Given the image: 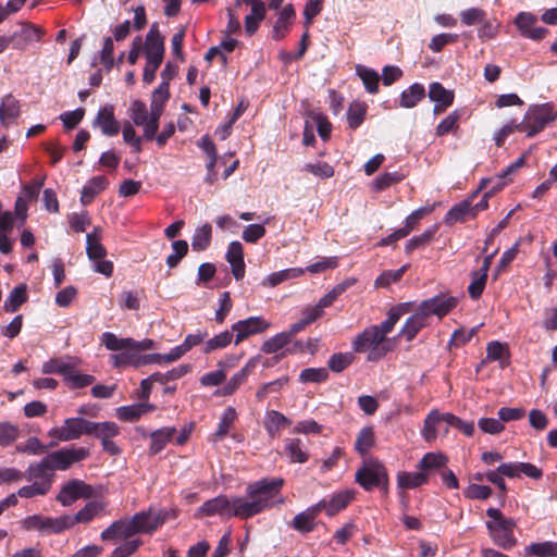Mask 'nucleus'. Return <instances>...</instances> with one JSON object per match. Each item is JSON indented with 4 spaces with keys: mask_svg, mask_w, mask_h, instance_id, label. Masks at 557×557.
I'll return each instance as SVG.
<instances>
[{
    "mask_svg": "<svg viewBox=\"0 0 557 557\" xmlns=\"http://www.w3.org/2000/svg\"><path fill=\"white\" fill-rule=\"evenodd\" d=\"M284 480L281 478L262 479L248 484L246 497L234 496L228 498L219 495L202 504L197 509L196 517H212L219 515L226 518L247 520L260 512L284 503L280 496Z\"/></svg>",
    "mask_w": 557,
    "mask_h": 557,
    "instance_id": "nucleus-1",
    "label": "nucleus"
},
{
    "mask_svg": "<svg viewBox=\"0 0 557 557\" xmlns=\"http://www.w3.org/2000/svg\"><path fill=\"white\" fill-rule=\"evenodd\" d=\"M458 304V299L447 295H436L432 298L423 300L413 314H411L398 336L405 337L407 342H411L417 334L428 325L429 319L436 315L442 319L449 313Z\"/></svg>",
    "mask_w": 557,
    "mask_h": 557,
    "instance_id": "nucleus-2",
    "label": "nucleus"
},
{
    "mask_svg": "<svg viewBox=\"0 0 557 557\" xmlns=\"http://www.w3.org/2000/svg\"><path fill=\"white\" fill-rule=\"evenodd\" d=\"M393 330L392 320H384L380 325H371L356 336L352 348L356 352H368V361H379L393 349L392 339L387 338V334Z\"/></svg>",
    "mask_w": 557,
    "mask_h": 557,
    "instance_id": "nucleus-3",
    "label": "nucleus"
},
{
    "mask_svg": "<svg viewBox=\"0 0 557 557\" xmlns=\"http://www.w3.org/2000/svg\"><path fill=\"white\" fill-rule=\"evenodd\" d=\"M486 515L491 520L486 521L485 525L494 544L503 549H510L516 546L517 539L513 533L517 525L516 521L506 518L497 508H488Z\"/></svg>",
    "mask_w": 557,
    "mask_h": 557,
    "instance_id": "nucleus-4",
    "label": "nucleus"
},
{
    "mask_svg": "<svg viewBox=\"0 0 557 557\" xmlns=\"http://www.w3.org/2000/svg\"><path fill=\"white\" fill-rule=\"evenodd\" d=\"M164 42L157 24H153L146 36L147 64L144 69L143 79L150 84L156 77V72L163 60Z\"/></svg>",
    "mask_w": 557,
    "mask_h": 557,
    "instance_id": "nucleus-5",
    "label": "nucleus"
},
{
    "mask_svg": "<svg viewBox=\"0 0 557 557\" xmlns=\"http://www.w3.org/2000/svg\"><path fill=\"white\" fill-rule=\"evenodd\" d=\"M355 481L366 491L382 487L385 492L388 485V475L384 465L377 459H366L356 471Z\"/></svg>",
    "mask_w": 557,
    "mask_h": 557,
    "instance_id": "nucleus-6",
    "label": "nucleus"
},
{
    "mask_svg": "<svg viewBox=\"0 0 557 557\" xmlns=\"http://www.w3.org/2000/svg\"><path fill=\"white\" fill-rule=\"evenodd\" d=\"M554 120L555 116H553V106L550 103L530 107L523 121L519 123V132H525L528 137H533Z\"/></svg>",
    "mask_w": 557,
    "mask_h": 557,
    "instance_id": "nucleus-7",
    "label": "nucleus"
},
{
    "mask_svg": "<svg viewBox=\"0 0 557 557\" xmlns=\"http://www.w3.org/2000/svg\"><path fill=\"white\" fill-rule=\"evenodd\" d=\"M128 116L136 126L144 127V137L152 140L159 128V120L161 115H157L153 121V109L148 112L147 106L141 100H134L128 108Z\"/></svg>",
    "mask_w": 557,
    "mask_h": 557,
    "instance_id": "nucleus-8",
    "label": "nucleus"
},
{
    "mask_svg": "<svg viewBox=\"0 0 557 557\" xmlns=\"http://www.w3.org/2000/svg\"><path fill=\"white\" fill-rule=\"evenodd\" d=\"M89 420L84 418H67L61 426L48 431V436L57 442H69L89 434Z\"/></svg>",
    "mask_w": 557,
    "mask_h": 557,
    "instance_id": "nucleus-9",
    "label": "nucleus"
},
{
    "mask_svg": "<svg viewBox=\"0 0 557 557\" xmlns=\"http://www.w3.org/2000/svg\"><path fill=\"white\" fill-rule=\"evenodd\" d=\"M23 527L26 530H36L41 534L61 533L69 530L66 515L57 518L33 515L24 520Z\"/></svg>",
    "mask_w": 557,
    "mask_h": 557,
    "instance_id": "nucleus-10",
    "label": "nucleus"
},
{
    "mask_svg": "<svg viewBox=\"0 0 557 557\" xmlns=\"http://www.w3.org/2000/svg\"><path fill=\"white\" fill-rule=\"evenodd\" d=\"M94 495V487L82 480L72 479L66 482L59 494L57 500L63 506H71L77 499H88Z\"/></svg>",
    "mask_w": 557,
    "mask_h": 557,
    "instance_id": "nucleus-11",
    "label": "nucleus"
},
{
    "mask_svg": "<svg viewBox=\"0 0 557 557\" xmlns=\"http://www.w3.org/2000/svg\"><path fill=\"white\" fill-rule=\"evenodd\" d=\"M88 456L89 450L85 447L64 448L47 455L53 470H66L73 463L82 461Z\"/></svg>",
    "mask_w": 557,
    "mask_h": 557,
    "instance_id": "nucleus-12",
    "label": "nucleus"
},
{
    "mask_svg": "<svg viewBox=\"0 0 557 557\" xmlns=\"http://www.w3.org/2000/svg\"><path fill=\"white\" fill-rule=\"evenodd\" d=\"M271 326L270 322L262 317H250L245 320L237 321L232 325V332H235V345L251 335L260 334Z\"/></svg>",
    "mask_w": 557,
    "mask_h": 557,
    "instance_id": "nucleus-13",
    "label": "nucleus"
},
{
    "mask_svg": "<svg viewBox=\"0 0 557 557\" xmlns=\"http://www.w3.org/2000/svg\"><path fill=\"white\" fill-rule=\"evenodd\" d=\"M166 513L162 510H144L135 513L132 519L138 533H152L164 523Z\"/></svg>",
    "mask_w": 557,
    "mask_h": 557,
    "instance_id": "nucleus-14",
    "label": "nucleus"
},
{
    "mask_svg": "<svg viewBox=\"0 0 557 557\" xmlns=\"http://www.w3.org/2000/svg\"><path fill=\"white\" fill-rule=\"evenodd\" d=\"M428 96L434 102L433 113L436 115L445 112L455 99L454 90L446 89L437 82L430 84Z\"/></svg>",
    "mask_w": 557,
    "mask_h": 557,
    "instance_id": "nucleus-15",
    "label": "nucleus"
},
{
    "mask_svg": "<svg viewBox=\"0 0 557 557\" xmlns=\"http://www.w3.org/2000/svg\"><path fill=\"white\" fill-rule=\"evenodd\" d=\"M135 534H138L134 521L129 519H120L111 523L104 529L100 537L102 541H113L117 539H131Z\"/></svg>",
    "mask_w": 557,
    "mask_h": 557,
    "instance_id": "nucleus-16",
    "label": "nucleus"
},
{
    "mask_svg": "<svg viewBox=\"0 0 557 557\" xmlns=\"http://www.w3.org/2000/svg\"><path fill=\"white\" fill-rule=\"evenodd\" d=\"M106 509V504L100 500L88 502L81 510L74 516L66 515L69 529L73 528L77 523H89L96 517L100 516Z\"/></svg>",
    "mask_w": 557,
    "mask_h": 557,
    "instance_id": "nucleus-17",
    "label": "nucleus"
},
{
    "mask_svg": "<svg viewBox=\"0 0 557 557\" xmlns=\"http://www.w3.org/2000/svg\"><path fill=\"white\" fill-rule=\"evenodd\" d=\"M536 21L537 18L535 15L528 12H521L516 17L515 23L524 37L540 40L545 36L547 29L544 27H533Z\"/></svg>",
    "mask_w": 557,
    "mask_h": 557,
    "instance_id": "nucleus-18",
    "label": "nucleus"
},
{
    "mask_svg": "<svg viewBox=\"0 0 557 557\" xmlns=\"http://www.w3.org/2000/svg\"><path fill=\"white\" fill-rule=\"evenodd\" d=\"M257 362V358H250L247 363L228 380L223 388L220 392H216V394L223 396L233 395L237 388L247 381L250 373L255 370Z\"/></svg>",
    "mask_w": 557,
    "mask_h": 557,
    "instance_id": "nucleus-19",
    "label": "nucleus"
},
{
    "mask_svg": "<svg viewBox=\"0 0 557 557\" xmlns=\"http://www.w3.org/2000/svg\"><path fill=\"white\" fill-rule=\"evenodd\" d=\"M225 258L231 264L234 277L242 280L245 275L243 245L237 240L230 243Z\"/></svg>",
    "mask_w": 557,
    "mask_h": 557,
    "instance_id": "nucleus-20",
    "label": "nucleus"
},
{
    "mask_svg": "<svg viewBox=\"0 0 557 557\" xmlns=\"http://www.w3.org/2000/svg\"><path fill=\"white\" fill-rule=\"evenodd\" d=\"M444 417L445 413H442L436 409L431 410L425 417L421 435L428 443L436 440L441 431V424L445 423Z\"/></svg>",
    "mask_w": 557,
    "mask_h": 557,
    "instance_id": "nucleus-21",
    "label": "nucleus"
},
{
    "mask_svg": "<svg viewBox=\"0 0 557 557\" xmlns=\"http://www.w3.org/2000/svg\"><path fill=\"white\" fill-rule=\"evenodd\" d=\"M94 124L99 126L102 134L107 136H114L120 132V124L114 117L113 107L111 106L99 110Z\"/></svg>",
    "mask_w": 557,
    "mask_h": 557,
    "instance_id": "nucleus-22",
    "label": "nucleus"
},
{
    "mask_svg": "<svg viewBox=\"0 0 557 557\" xmlns=\"http://www.w3.org/2000/svg\"><path fill=\"white\" fill-rule=\"evenodd\" d=\"M295 15L296 13L293 4H286L281 10L272 30V38L274 40H281L287 35L289 25L295 18Z\"/></svg>",
    "mask_w": 557,
    "mask_h": 557,
    "instance_id": "nucleus-23",
    "label": "nucleus"
},
{
    "mask_svg": "<svg viewBox=\"0 0 557 557\" xmlns=\"http://www.w3.org/2000/svg\"><path fill=\"white\" fill-rule=\"evenodd\" d=\"M53 471L54 470L46 456L38 463L29 466L27 470V479L30 481L49 482L51 486L54 478Z\"/></svg>",
    "mask_w": 557,
    "mask_h": 557,
    "instance_id": "nucleus-24",
    "label": "nucleus"
},
{
    "mask_svg": "<svg viewBox=\"0 0 557 557\" xmlns=\"http://www.w3.org/2000/svg\"><path fill=\"white\" fill-rule=\"evenodd\" d=\"M289 424L290 420L280 411L270 410L265 413L264 428L272 438L278 437L281 430Z\"/></svg>",
    "mask_w": 557,
    "mask_h": 557,
    "instance_id": "nucleus-25",
    "label": "nucleus"
},
{
    "mask_svg": "<svg viewBox=\"0 0 557 557\" xmlns=\"http://www.w3.org/2000/svg\"><path fill=\"white\" fill-rule=\"evenodd\" d=\"M109 185V181L106 176L98 175L90 178L87 184L83 187L81 194V201L83 205H89L94 198L104 190Z\"/></svg>",
    "mask_w": 557,
    "mask_h": 557,
    "instance_id": "nucleus-26",
    "label": "nucleus"
},
{
    "mask_svg": "<svg viewBox=\"0 0 557 557\" xmlns=\"http://www.w3.org/2000/svg\"><path fill=\"white\" fill-rule=\"evenodd\" d=\"M154 410V406L146 403L123 406L116 409V416L122 421L135 422L143 414Z\"/></svg>",
    "mask_w": 557,
    "mask_h": 557,
    "instance_id": "nucleus-27",
    "label": "nucleus"
},
{
    "mask_svg": "<svg viewBox=\"0 0 557 557\" xmlns=\"http://www.w3.org/2000/svg\"><path fill=\"white\" fill-rule=\"evenodd\" d=\"M112 363L114 367H125V366H134V367H140L143 364L150 363V358L148 356H138L134 350L132 349H123L122 352L117 355L111 356Z\"/></svg>",
    "mask_w": 557,
    "mask_h": 557,
    "instance_id": "nucleus-28",
    "label": "nucleus"
},
{
    "mask_svg": "<svg viewBox=\"0 0 557 557\" xmlns=\"http://www.w3.org/2000/svg\"><path fill=\"white\" fill-rule=\"evenodd\" d=\"M176 434L175 428H161L150 434L149 455H157Z\"/></svg>",
    "mask_w": 557,
    "mask_h": 557,
    "instance_id": "nucleus-29",
    "label": "nucleus"
},
{
    "mask_svg": "<svg viewBox=\"0 0 557 557\" xmlns=\"http://www.w3.org/2000/svg\"><path fill=\"white\" fill-rule=\"evenodd\" d=\"M20 102L11 94L5 95L0 104L1 123L8 125L20 115Z\"/></svg>",
    "mask_w": 557,
    "mask_h": 557,
    "instance_id": "nucleus-30",
    "label": "nucleus"
},
{
    "mask_svg": "<svg viewBox=\"0 0 557 557\" xmlns=\"http://www.w3.org/2000/svg\"><path fill=\"white\" fill-rule=\"evenodd\" d=\"M101 234L99 228H95L86 236V252L89 259L98 260L107 256V250L100 243Z\"/></svg>",
    "mask_w": 557,
    "mask_h": 557,
    "instance_id": "nucleus-31",
    "label": "nucleus"
},
{
    "mask_svg": "<svg viewBox=\"0 0 557 557\" xmlns=\"http://www.w3.org/2000/svg\"><path fill=\"white\" fill-rule=\"evenodd\" d=\"M265 17V4L263 2L253 3L250 14L245 16V32L252 36L259 28V24Z\"/></svg>",
    "mask_w": 557,
    "mask_h": 557,
    "instance_id": "nucleus-32",
    "label": "nucleus"
},
{
    "mask_svg": "<svg viewBox=\"0 0 557 557\" xmlns=\"http://www.w3.org/2000/svg\"><path fill=\"white\" fill-rule=\"evenodd\" d=\"M89 434L95 435L97 438H100L101 442L113 438L120 432L116 423L111 421L106 422H92L89 421Z\"/></svg>",
    "mask_w": 557,
    "mask_h": 557,
    "instance_id": "nucleus-33",
    "label": "nucleus"
},
{
    "mask_svg": "<svg viewBox=\"0 0 557 557\" xmlns=\"http://www.w3.org/2000/svg\"><path fill=\"white\" fill-rule=\"evenodd\" d=\"M169 98L170 85L166 82H161V84L153 90L151 96L150 108L153 109V121L156 120L157 115L162 114L164 103Z\"/></svg>",
    "mask_w": 557,
    "mask_h": 557,
    "instance_id": "nucleus-34",
    "label": "nucleus"
},
{
    "mask_svg": "<svg viewBox=\"0 0 557 557\" xmlns=\"http://www.w3.org/2000/svg\"><path fill=\"white\" fill-rule=\"evenodd\" d=\"M424 96L425 89L423 85L414 83L401 92L399 106L408 109L413 108L424 98Z\"/></svg>",
    "mask_w": 557,
    "mask_h": 557,
    "instance_id": "nucleus-35",
    "label": "nucleus"
},
{
    "mask_svg": "<svg viewBox=\"0 0 557 557\" xmlns=\"http://www.w3.org/2000/svg\"><path fill=\"white\" fill-rule=\"evenodd\" d=\"M368 106L363 101H354L347 110V122L350 128H358L364 121Z\"/></svg>",
    "mask_w": 557,
    "mask_h": 557,
    "instance_id": "nucleus-36",
    "label": "nucleus"
},
{
    "mask_svg": "<svg viewBox=\"0 0 557 557\" xmlns=\"http://www.w3.org/2000/svg\"><path fill=\"white\" fill-rule=\"evenodd\" d=\"M474 197H470L467 200H463L459 202L458 205L454 206L446 214L445 222L447 224H454L456 222H462L466 216L470 213H473L472 211V200Z\"/></svg>",
    "mask_w": 557,
    "mask_h": 557,
    "instance_id": "nucleus-37",
    "label": "nucleus"
},
{
    "mask_svg": "<svg viewBox=\"0 0 557 557\" xmlns=\"http://www.w3.org/2000/svg\"><path fill=\"white\" fill-rule=\"evenodd\" d=\"M212 226L209 223H205L202 226L196 228L193 239L191 248L195 251L206 250L211 243Z\"/></svg>",
    "mask_w": 557,
    "mask_h": 557,
    "instance_id": "nucleus-38",
    "label": "nucleus"
},
{
    "mask_svg": "<svg viewBox=\"0 0 557 557\" xmlns=\"http://www.w3.org/2000/svg\"><path fill=\"white\" fill-rule=\"evenodd\" d=\"M27 300L26 285L14 287L4 301L3 309L7 312H15Z\"/></svg>",
    "mask_w": 557,
    "mask_h": 557,
    "instance_id": "nucleus-39",
    "label": "nucleus"
},
{
    "mask_svg": "<svg viewBox=\"0 0 557 557\" xmlns=\"http://www.w3.org/2000/svg\"><path fill=\"white\" fill-rule=\"evenodd\" d=\"M354 497L355 492L349 490L333 495L327 504V516L332 517L346 508Z\"/></svg>",
    "mask_w": 557,
    "mask_h": 557,
    "instance_id": "nucleus-40",
    "label": "nucleus"
},
{
    "mask_svg": "<svg viewBox=\"0 0 557 557\" xmlns=\"http://www.w3.org/2000/svg\"><path fill=\"white\" fill-rule=\"evenodd\" d=\"M506 178L507 177L500 173L496 177L481 180L480 185H479L478 189L475 191H473L472 197H476V195L481 190H485L487 196H491V197L494 196L496 193H498L506 186V184H507Z\"/></svg>",
    "mask_w": 557,
    "mask_h": 557,
    "instance_id": "nucleus-41",
    "label": "nucleus"
},
{
    "mask_svg": "<svg viewBox=\"0 0 557 557\" xmlns=\"http://www.w3.org/2000/svg\"><path fill=\"white\" fill-rule=\"evenodd\" d=\"M64 381L71 388H83L91 385L95 382V376L79 373L75 370L74 366L70 364L64 376Z\"/></svg>",
    "mask_w": 557,
    "mask_h": 557,
    "instance_id": "nucleus-42",
    "label": "nucleus"
},
{
    "mask_svg": "<svg viewBox=\"0 0 557 557\" xmlns=\"http://www.w3.org/2000/svg\"><path fill=\"white\" fill-rule=\"evenodd\" d=\"M236 418L237 412L234 407L230 406L223 411L218 429L213 434L214 441L222 440L227 435Z\"/></svg>",
    "mask_w": 557,
    "mask_h": 557,
    "instance_id": "nucleus-43",
    "label": "nucleus"
},
{
    "mask_svg": "<svg viewBox=\"0 0 557 557\" xmlns=\"http://www.w3.org/2000/svg\"><path fill=\"white\" fill-rule=\"evenodd\" d=\"M374 445V431L372 426H364L360 430L355 442V449L364 456Z\"/></svg>",
    "mask_w": 557,
    "mask_h": 557,
    "instance_id": "nucleus-44",
    "label": "nucleus"
},
{
    "mask_svg": "<svg viewBox=\"0 0 557 557\" xmlns=\"http://www.w3.org/2000/svg\"><path fill=\"white\" fill-rule=\"evenodd\" d=\"M304 269H286L278 272H274L265 277L262 282L263 286L274 287L289 278L304 274Z\"/></svg>",
    "mask_w": 557,
    "mask_h": 557,
    "instance_id": "nucleus-45",
    "label": "nucleus"
},
{
    "mask_svg": "<svg viewBox=\"0 0 557 557\" xmlns=\"http://www.w3.org/2000/svg\"><path fill=\"white\" fill-rule=\"evenodd\" d=\"M426 482V475L422 472H399L397 483L400 488H416Z\"/></svg>",
    "mask_w": 557,
    "mask_h": 557,
    "instance_id": "nucleus-46",
    "label": "nucleus"
},
{
    "mask_svg": "<svg viewBox=\"0 0 557 557\" xmlns=\"http://www.w3.org/2000/svg\"><path fill=\"white\" fill-rule=\"evenodd\" d=\"M357 74L361 78L367 91L376 94L379 90L380 76L374 70L366 66H358Z\"/></svg>",
    "mask_w": 557,
    "mask_h": 557,
    "instance_id": "nucleus-47",
    "label": "nucleus"
},
{
    "mask_svg": "<svg viewBox=\"0 0 557 557\" xmlns=\"http://www.w3.org/2000/svg\"><path fill=\"white\" fill-rule=\"evenodd\" d=\"M436 231H437V226L433 225V226L426 228L422 234H420L418 236H413L406 244L405 251L407 253H411L413 250L424 247L433 239Z\"/></svg>",
    "mask_w": 557,
    "mask_h": 557,
    "instance_id": "nucleus-48",
    "label": "nucleus"
},
{
    "mask_svg": "<svg viewBox=\"0 0 557 557\" xmlns=\"http://www.w3.org/2000/svg\"><path fill=\"white\" fill-rule=\"evenodd\" d=\"M191 367L189 364H181L176 368H173L172 370L161 373L156 372L151 374V379L156 381V383L159 384H166L170 381H175L184 376L190 371Z\"/></svg>",
    "mask_w": 557,
    "mask_h": 557,
    "instance_id": "nucleus-49",
    "label": "nucleus"
},
{
    "mask_svg": "<svg viewBox=\"0 0 557 557\" xmlns=\"http://www.w3.org/2000/svg\"><path fill=\"white\" fill-rule=\"evenodd\" d=\"M235 359H232V362L228 363L226 361H219L218 366L221 368L216 371H212L206 373L200 377V383L203 386H218L220 385L226 377V373L223 368L232 367L234 364Z\"/></svg>",
    "mask_w": 557,
    "mask_h": 557,
    "instance_id": "nucleus-50",
    "label": "nucleus"
},
{
    "mask_svg": "<svg viewBox=\"0 0 557 557\" xmlns=\"http://www.w3.org/2000/svg\"><path fill=\"white\" fill-rule=\"evenodd\" d=\"M315 517L307 509L297 513L293 521L292 527L300 533H309L313 531Z\"/></svg>",
    "mask_w": 557,
    "mask_h": 557,
    "instance_id": "nucleus-51",
    "label": "nucleus"
},
{
    "mask_svg": "<svg viewBox=\"0 0 557 557\" xmlns=\"http://www.w3.org/2000/svg\"><path fill=\"white\" fill-rule=\"evenodd\" d=\"M405 178V175L398 171L384 172L373 181V189L382 191L393 184L399 183Z\"/></svg>",
    "mask_w": 557,
    "mask_h": 557,
    "instance_id": "nucleus-52",
    "label": "nucleus"
},
{
    "mask_svg": "<svg viewBox=\"0 0 557 557\" xmlns=\"http://www.w3.org/2000/svg\"><path fill=\"white\" fill-rule=\"evenodd\" d=\"M101 342L107 349L117 351L129 349L131 344H133V338H119L115 334L106 332L102 334Z\"/></svg>",
    "mask_w": 557,
    "mask_h": 557,
    "instance_id": "nucleus-53",
    "label": "nucleus"
},
{
    "mask_svg": "<svg viewBox=\"0 0 557 557\" xmlns=\"http://www.w3.org/2000/svg\"><path fill=\"white\" fill-rule=\"evenodd\" d=\"M289 336L286 334V332L278 333L274 335L273 337H270L267 339L262 346L261 350L264 354H275L283 347H285L287 344L290 343Z\"/></svg>",
    "mask_w": 557,
    "mask_h": 557,
    "instance_id": "nucleus-54",
    "label": "nucleus"
},
{
    "mask_svg": "<svg viewBox=\"0 0 557 557\" xmlns=\"http://www.w3.org/2000/svg\"><path fill=\"white\" fill-rule=\"evenodd\" d=\"M285 449L292 462L304 463L308 460V454L302 449L299 438L288 440Z\"/></svg>",
    "mask_w": 557,
    "mask_h": 557,
    "instance_id": "nucleus-55",
    "label": "nucleus"
},
{
    "mask_svg": "<svg viewBox=\"0 0 557 557\" xmlns=\"http://www.w3.org/2000/svg\"><path fill=\"white\" fill-rule=\"evenodd\" d=\"M447 463V457L443 454L436 453H428L425 454L419 462V468L422 471L432 470V469H441L444 468Z\"/></svg>",
    "mask_w": 557,
    "mask_h": 557,
    "instance_id": "nucleus-56",
    "label": "nucleus"
},
{
    "mask_svg": "<svg viewBox=\"0 0 557 557\" xmlns=\"http://www.w3.org/2000/svg\"><path fill=\"white\" fill-rule=\"evenodd\" d=\"M173 252L168 256L166 264L170 269L175 268L188 252V243L184 239L172 243Z\"/></svg>",
    "mask_w": 557,
    "mask_h": 557,
    "instance_id": "nucleus-57",
    "label": "nucleus"
},
{
    "mask_svg": "<svg viewBox=\"0 0 557 557\" xmlns=\"http://www.w3.org/2000/svg\"><path fill=\"white\" fill-rule=\"evenodd\" d=\"M50 491L49 482L34 481L33 484L21 487L17 495L24 498H32L35 496H44Z\"/></svg>",
    "mask_w": 557,
    "mask_h": 557,
    "instance_id": "nucleus-58",
    "label": "nucleus"
},
{
    "mask_svg": "<svg viewBox=\"0 0 557 557\" xmlns=\"http://www.w3.org/2000/svg\"><path fill=\"white\" fill-rule=\"evenodd\" d=\"M233 333L224 331L206 342L205 352L209 354L213 350L225 348L232 343Z\"/></svg>",
    "mask_w": 557,
    "mask_h": 557,
    "instance_id": "nucleus-59",
    "label": "nucleus"
},
{
    "mask_svg": "<svg viewBox=\"0 0 557 557\" xmlns=\"http://www.w3.org/2000/svg\"><path fill=\"white\" fill-rule=\"evenodd\" d=\"M408 267V264H405L398 270L384 271L381 275L376 277L375 286L388 287L392 283L400 281Z\"/></svg>",
    "mask_w": 557,
    "mask_h": 557,
    "instance_id": "nucleus-60",
    "label": "nucleus"
},
{
    "mask_svg": "<svg viewBox=\"0 0 557 557\" xmlns=\"http://www.w3.org/2000/svg\"><path fill=\"white\" fill-rule=\"evenodd\" d=\"M288 377L283 376L269 383L262 384L256 393V398L261 401L271 393H278L287 383Z\"/></svg>",
    "mask_w": 557,
    "mask_h": 557,
    "instance_id": "nucleus-61",
    "label": "nucleus"
},
{
    "mask_svg": "<svg viewBox=\"0 0 557 557\" xmlns=\"http://www.w3.org/2000/svg\"><path fill=\"white\" fill-rule=\"evenodd\" d=\"M471 283L468 286V293L472 299L481 297L487 281V274L479 273L476 271L471 272Z\"/></svg>",
    "mask_w": 557,
    "mask_h": 557,
    "instance_id": "nucleus-62",
    "label": "nucleus"
},
{
    "mask_svg": "<svg viewBox=\"0 0 557 557\" xmlns=\"http://www.w3.org/2000/svg\"><path fill=\"white\" fill-rule=\"evenodd\" d=\"M20 435V429L10 422L0 423V445L5 447L14 443Z\"/></svg>",
    "mask_w": 557,
    "mask_h": 557,
    "instance_id": "nucleus-63",
    "label": "nucleus"
},
{
    "mask_svg": "<svg viewBox=\"0 0 557 557\" xmlns=\"http://www.w3.org/2000/svg\"><path fill=\"white\" fill-rule=\"evenodd\" d=\"M329 372L325 368H307L300 372L301 383H320L327 379Z\"/></svg>",
    "mask_w": 557,
    "mask_h": 557,
    "instance_id": "nucleus-64",
    "label": "nucleus"
}]
</instances>
